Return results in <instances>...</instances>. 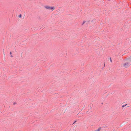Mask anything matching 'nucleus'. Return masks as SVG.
I'll return each instance as SVG.
<instances>
[{"label":"nucleus","instance_id":"obj_2","mask_svg":"<svg viewBox=\"0 0 131 131\" xmlns=\"http://www.w3.org/2000/svg\"><path fill=\"white\" fill-rule=\"evenodd\" d=\"M47 9H48L49 10H50V7L48 6H46L45 7Z\"/></svg>","mask_w":131,"mask_h":131},{"label":"nucleus","instance_id":"obj_3","mask_svg":"<svg viewBox=\"0 0 131 131\" xmlns=\"http://www.w3.org/2000/svg\"><path fill=\"white\" fill-rule=\"evenodd\" d=\"M54 9V8L53 7H50V10H53Z\"/></svg>","mask_w":131,"mask_h":131},{"label":"nucleus","instance_id":"obj_8","mask_svg":"<svg viewBox=\"0 0 131 131\" xmlns=\"http://www.w3.org/2000/svg\"><path fill=\"white\" fill-rule=\"evenodd\" d=\"M76 122V121H75L74 122V123H73V124H74V123H75Z\"/></svg>","mask_w":131,"mask_h":131},{"label":"nucleus","instance_id":"obj_1","mask_svg":"<svg viewBox=\"0 0 131 131\" xmlns=\"http://www.w3.org/2000/svg\"><path fill=\"white\" fill-rule=\"evenodd\" d=\"M130 64L128 62H127L124 64V65L123 66L124 67H125V68H127L128 67L129 65H130Z\"/></svg>","mask_w":131,"mask_h":131},{"label":"nucleus","instance_id":"obj_4","mask_svg":"<svg viewBox=\"0 0 131 131\" xmlns=\"http://www.w3.org/2000/svg\"><path fill=\"white\" fill-rule=\"evenodd\" d=\"M85 21H84L83 23L82 24V25H83L85 23Z\"/></svg>","mask_w":131,"mask_h":131},{"label":"nucleus","instance_id":"obj_6","mask_svg":"<svg viewBox=\"0 0 131 131\" xmlns=\"http://www.w3.org/2000/svg\"><path fill=\"white\" fill-rule=\"evenodd\" d=\"M110 61H111V62H112V60H111V58H110Z\"/></svg>","mask_w":131,"mask_h":131},{"label":"nucleus","instance_id":"obj_12","mask_svg":"<svg viewBox=\"0 0 131 131\" xmlns=\"http://www.w3.org/2000/svg\"><path fill=\"white\" fill-rule=\"evenodd\" d=\"M11 56V57H13L12 56V55Z\"/></svg>","mask_w":131,"mask_h":131},{"label":"nucleus","instance_id":"obj_11","mask_svg":"<svg viewBox=\"0 0 131 131\" xmlns=\"http://www.w3.org/2000/svg\"><path fill=\"white\" fill-rule=\"evenodd\" d=\"M11 53H11V52H10V54H11Z\"/></svg>","mask_w":131,"mask_h":131},{"label":"nucleus","instance_id":"obj_5","mask_svg":"<svg viewBox=\"0 0 131 131\" xmlns=\"http://www.w3.org/2000/svg\"><path fill=\"white\" fill-rule=\"evenodd\" d=\"M21 14H20L19 15V17H21Z\"/></svg>","mask_w":131,"mask_h":131},{"label":"nucleus","instance_id":"obj_7","mask_svg":"<svg viewBox=\"0 0 131 131\" xmlns=\"http://www.w3.org/2000/svg\"><path fill=\"white\" fill-rule=\"evenodd\" d=\"M129 59L130 60H131V57H130L129 58Z\"/></svg>","mask_w":131,"mask_h":131},{"label":"nucleus","instance_id":"obj_9","mask_svg":"<svg viewBox=\"0 0 131 131\" xmlns=\"http://www.w3.org/2000/svg\"><path fill=\"white\" fill-rule=\"evenodd\" d=\"M125 105H123V106H122V107H124L125 106Z\"/></svg>","mask_w":131,"mask_h":131},{"label":"nucleus","instance_id":"obj_10","mask_svg":"<svg viewBox=\"0 0 131 131\" xmlns=\"http://www.w3.org/2000/svg\"><path fill=\"white\" fill-rule=\"evenodd\" d=\"M16 104V103H15V102H14V104Z\"/></svg>","mask_w":131,"mask_h":131}]
</instances>
